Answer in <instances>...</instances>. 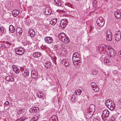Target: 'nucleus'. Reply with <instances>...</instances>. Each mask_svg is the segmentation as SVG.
Returning a JSON list of instances; mask_svg holds the SVG:
<instances>
[{"label": "nucleus", "mask_w": 121, "mask_h": 121, "mask_svg": "<svg viewBox=\"0 0 121 121\" xmlns=\"http://www.w3.org/2000/svg\"><path fill=\"white\" fill-rule=\"evenodd\" d=\"M108 55L111 58H114L116 55V52H115L114 50L111 47V48L108 50Z\"/></svg>", "instance_id": "nucleus-1"}, {"label": "nucleus", "mask_w": 121, "mask_h": 121, "mask_svg": "<svg viewBox=\"0 0 121 121\" xmlns=\"http://www.w3.org/2000/svg\"><path fill=\"white\" fill-rule=\"evenodd\" d=\"M93 112H90L89 110L86 109L85 112L84 113V114L86 117L88 119H89L92 117L94 114Z\"/></svg>", "instance_id": "nucleus-2"}, {"label": "nucleus", "mask_w": 121, "mask_h": 121, "mask_svg": "<svg viewBox=\"0 0 121 121\" xmlns=\"http://www.w3.org/2000/svg\"><path fill=\"white\" fill-rule=\"evenodd\" d=\"M98 25L100 26H102L104 23V19L102 17H99L96 21Z\"/></svg>", "instance_id": "nucleus-3"}, {"label": "nucleus", "mask_w": 121, "mask_h": 121, "mask_svg": "<svg viewBox=\"0 0 121 121\" xmlns=\"http://www.w3.org/2000/svg\"><path fill=\"white\" fill-rule=\"evenodd\" d=\"M98 48L99 50H105L106 52H108V50L111 48V47L107 46L104 44H101L99 45V46H98Z\"/></svg>", "instance_id": "nucleus-4"}, {"label": "nucleus", "mask_w": 121, "mask_h": 121, "mask_svg": "<svg viewBox=\"0 0 121 121\" xmlns=\"http://www.w3.org/2000/svg\"><path fill=\"white\" fill-rule=\"evenodd\" d=\"M16 54L18 55H22L24 52V49L22 48H17L15 50Z\"/></svg>", "instance_id": "nucleus-5"}, {"label": "nucleus", "mask_w": 121, "mask_h": 121, "mask_svg": "<svg viewBox=\"0 0 121 121\" xmlns=\"http://www.w3.org/2000/svg\"><path fill=\"white\" fill-rule=\"evenodd\" d=\"M115 40L117 41H119L121 39V33L119 30H117L115 33Z\"/></svg>", "instance_id": "nucleus-6"}, {"label": "nucleus", "mask_w": 121, "mask_h": 121, "mask_svg": "<svg viewBox=\"0 0 121 121\" xmlns=\"http://www.w3.org/2000/svg\"><path fill=\"white\" fill-rule=\"evenodd\" d=\"M109 113V112L108 110L106 109L104 110L102 115V117L103 118L104 117V119H106V118L108 117Z\"/></svg>", "instance_id": "nucleus-7"}, {"label": "nucleus", "mask_w": 121, "mask_h": 121, "mask_svg": "<svg viewBox=\"0 0 121 121\" xmlns=\"http://www.w3.org/2000/svg\"><path fill=\"white\" fill-rule=\"evenodd\" d=\"M106 38L107 41H111L112 39V35L111 32L107 31Z\"/></svg>", "instance_id": "nucleus-8"}, {"label": "nucleus", "mask_w": 121, "mask_h": 121, "mask_svg": "<svg viewBox=\"0 0 121 121\" xmlns=\"http://www.w3.org/2000/svg\"><path fill=\"white\" fill-rule=\"evenodd\" d=\"M58 37L61 41L63 42L66 38H68V37L65 35L64 33H60L58 35Z\"/></svg>", "instance_id": "nucleus-9"}, {"label": "nucleus", "mask_w": 121, "mask_h": 121, "mask_svg": "<svg viewBox=\"0 0 121 121\" xmlns=\"http://www.w3.org/2000/svg\"><path fill=\"white\" fill-rule=\"evenodd\" d=\"M39 110V108L38 107H33L30 109L29 111L31 113L33 114L34 112H38Z\"/></svg>", "instance_id": "nucleus-10"}, {"label": "nucleus", "mask_w": 121, "mask_h": 121, "mask_svg": "<svg viewBox=\"0 0 121 121\" xmlns=\"http://www.w3.org/2000/svg\"><path fill=\"white\" fill-rule=\"evenodd\" d=\"M45 42L48 43H52L53 40L52 38L49 37H45Z\"/></svg>", "instance_id": "nucleus-11"}, {"label": "nucleus", "mask_w": 121, "mask_h": 121, "mask_svg": "<svg viewBox=\"0 0 121 121\" xmlns=\"http://www.w3.org/2000/svg\"><path fill=\"white\" fill-rule=\"evenodd\" d=\"M45 14L47 15H49L52 13V10L49 7H47L45 8Z\"/></svg>", "instance_id": "nucleus-12"}, {"label": "nucleus", "mask_w": 121, "mask_h": 121, "mask_svg": "<svg viewBox=\"0 0 121 121\" xmlns=\"http://www.w3.org/2000/svg\"><path fill=\"white\" fill-rule=\"evenodd\" d=\"M86 110H89V111L92 112H93L94 113L95 111V107L94 105L93 104H91L89 107V108H87Z\"/></svg>", "instance_id": "nucleus-13"}, {"label": "nucleus", "mask_w": 121, "mask_h": 121, "mask_svg": "<svg viewBox=\"0 0 121 121\" xmlns=\"http://www.w3.org/2000/svg\"><path fill=\"white\" fill-rule=\"evenodd\" d=\"M41 53L39 52H34L33 54V56L35 58H38L40 56Z\"/></svg>", "instance_id": "nucleus-14"}, {"label": "nucleus", "mask_w": 121, "mask_h": 121, "mask_svg": "<svg viewBox=\"0 0 121 121\" xmlns=\"http://www.w3.org/2000/svg\"><path fill=\"white\" fill-rule=\"evenodd\" d=\"M28 33L30 36L31 37H33L35 35V32L34 30L32 29L30 30Z\"/></svg>", "instance_id": "nucleus-15"}, {"label": "nucleus", "mask_w": 121, "mask_h": 121, "mask_svg": "<svg viewBox=\"0 0 121 121\" xmlns=\"http://www.w3.org/2000/svg\"><path fill=\"white\" fill-rule=\"evenodd\" d=\"M114 15L115 17L116 18L119 19L121 17V13L119 11H115Z\"/></svg>", "instance_id": "nucleus-16"}, {"label": "nucleus", "mask_w": 121, "mask_h": 121, "mask_svg": "<svg viewBox=\"0 0 121 121\" xmlns=\"http://www.w3.org/2000/svg\"><path fill=\"white\" fill-rule=\"evenodd\" d=\"M12 12L13 16L16 17L19 14V11L17 10H13Z\"/></svg>", "instance_id": "nucleus-17"}, {"label": "nucleus", "mask_w": 121, "mask_h": 121, "mask_svg": "<svg viewBox=\"0 0 121 121\" xmlns=\"http://www.w3.org/2000/svg\"><path fill=\"white\" fill-rule=\"evenodd\" d=\"M16 32L18 34V33L20 35H21L22 32V29L19 27H18L17 28Z\"/></svg>", "instance_id": "nucleus-18"}, {"label": "nucleus", "mask_w": 121, "mask_h": 121, "mask_svg": "<svg viewBox=\"0 0 121 121\" xmlns=\"http://www.w3.org/2000/svg\"><path fill=\"white\" fill-rule=\"evenodd\" d=\"M9 31L11 33H13L15 30L14 27L12 25H10L9 27Z\"/></svg>", "instance_id": "nucleus-19"}, {"label": "nucleus", "mask_w": 121, "mask_h": 121, "mask_svg": "<svg viewBox=\"0 0 121 121\" xmlns=\"http://www.w3.org/2000/svg\"><path fill=\"white\" fill-rule=\"evenodd\" d=\"M111 100L110 99H108L106 100L105 102V104L106 106L108 107H109L110 105L111 104L112 102L110 101Z\"/></svg>", "instance_id": "nucleus-20"}, {"label": "nucleus", "mask_w": 121, "mask_h": 121, "mask_svg": "<svg viewBox=\"0 0 121 121\" xmlns=\"http://www.w3.org/2000/svg\"><path fill=\"white\" fill-rule=\"evenodd\" d=\"M6 80L8 81H13V78L11 76H8L5 78Z\"/></svg>", "instance_id": "nucleus-21"}, {"label": "nucleus", "mask_w": 121, "mask_h": 121, "mask_svg": "<svg viewBox=\"0 0 121 121\" xmlns=\"http://www.w3.org/2000/svg\"><path fill=\"white\" fill-rule=\"evenodd\" d=\"M50 121H58L57 117L55 115L53 116L50 119Z\"/></svg>", "instance_id": "nucleus-22"}, {"label": "nucleus", "mask_w": 121, "mask_h": 121, "mask_svg": "<svg viewBox=\"0 0 121 121\" xmlns=\"http://www.w3.org/2000/svg\"><path fill=\"white\" fill-rule=\"evenodd\" d=\"M60 22L62 24L63 23L64 25L65 24V25L67 26L68 24V20L66 19L61 20L60 21Z\"/></svg>", "instance_id": "nucleus-23"}, {"label": "nucleus", "mask_w": 121, "mask_h": 121, "mask_svg": "<svg viewBox=\"0 0 121 121\" xmlns=\"http://www.w3.org/2000/svg\"><path fill=\"white\" fill-rule=\"evenodd\" d=\"M57 21V19H54L51 21L50 22V24L52 25H55Z\"/></svg>", "instance_id": "nucleus-24"}, {"label": "nucleus", "mask_w": 121, "mask_h": 121, "mask_svg": "<svg viewBox=\"0 0 121 121\" xmlns=\"http://www.w3.org/2000/svg\"><path fill=\"white\" fill-rule=\"evenodd\" d=\"M115 108V105L114 104H112L110 105L108 108L111 110H113Z\"/></svg>", "instance_id": "nucleus-25"}, {"label": "nucleus", "mask_w": 121, "mask_h": 121, "mask_svg": "<svg viewBox=\"0 0 121 121\" xmlns=\"http://www.w3.org/2000/svg\"><path fill=\"white\" fill-rule=\"evenodd\" d=\"M62 63L64 64L65 67H66L68 65L69 63L65 60L64 59L62 60Z\"/></svg>", "instance_id": "nucleus-26"}, {"label": "nucleus", "mask_w": 121, "mask_h": 121, "mask_svg": "<svg viewBox=\"0 0 121 121\" xmlns=\"http://www.w3.org/2000/svg\"><path fill=\"white\" fill-rule=\"evenodd\" d=\"M56 5L58 6H60L61 5V3L60 0H54Z\"/></svg>", "instance_id": "nucleus-27"}, {"label": "nucleus", "mask_w": 121, "mask_h": 121, "mask_svg": "<svg viewBox=\"0 0 121 121\" xmlns=\"http://www.w3.org/2000/svg\"><path fill=\"white\" fill-rule=\"evenodd\" d=\"M51 64L50 62H47L46 63L45 66L47 68H50L51 67Z\"/></svg>", "instance_id": "nucleus-28"}, {"label": "nucleus", "mask_w": 121, "mask_h": 121, "mask_svg": "<svg viewBox=\"0 0 121 121\" xmlns=\"http://www.w3.org/2000/svg\"><path fill=\"white\" fill-rule=\"evenodd\" d=\"M29 69H26L24 71V75L26 77H28L29 75Z\"/></svg>", "instance_id": "nucleus-29"}, {"label": "nucleus", "mask_w": 121, "mask_h": 121, "mask_svg": "<svg viewBox=\"0 0 121 121\" xmlns=\"http://www.w3.org/2000/svg\"><path fill=\"white\" fill-rule=\"evenodd\" d=\"M13 66V65L12 67L13 69L16 73L18 74L20 72V70L17 68L15 67L14 68Z\"/></svg>", "instance_id": "nucleus-30"}, {"label": "nucleus", "mask_w": 121, "mask_h": 121, "mask_svg": "<svg viewBox=\"0 0 121 121\" xmlns=\"http://www.w3.org/2000/svg\"><path fill=\"white\" fill-rule=\"evenodd\" d=\"M82 91L81 90H77L75 92V93L77 95H79L81 94Z\"/></svg>", "instance_id": "nucleus-31"}, {"label": "nucleus", "mask_w": 121, "mask_h": 121, "mask_svg": "<svg viewBox=\"0 0 121 121\" xmlns=\"http://www.w3.org/2000/svg\"><path fill=\"white\" fill-rule=\"evenodd\" d=\"M4 30V29L3 28L1 27H0V31L2 34H4L5 33L6 31Z\"/></svg>", "instance_id": "nucleus-32"}, {"label": "nucleus", "mask_w": 121, "mask_h": 121, "mask_svg": "<svg viewBox=\"0 0 121 121\" xmlns=\"http://www.w3.org/2000/svg\"><path fill=\"white\" fill-rule=\"evenodd\" d=\"M64 41H63V42H64L65 43H67L70 42L69 39L68 38H68H66L64 40Z\"/></svg>", "instance_id": "nucleus-33"}, {"label": "nucleus", "mask_w": 121, "mask_h": 121, "mask_svg": "<svg viewBox=\"0 0 121 121\" xmlns=\"http://www.w3.org/2000/svg\"><path fill=\"white\" fill-rule=\"evenodd\" d=\"M77 56L76 54L74 53L73 56V62L74 65L75 64L74 62V59H75L76 58V57H77Z\"/></svg>", "instance_id": "nucleus-34"}, {"label": "nucleus", "mask_w": 121, "mask_h": 121, "mask_svg": "<svg viewBox=\"0 0 121 121\" xmlns=\"http://www.w3.org/2000/svg\"><path fill=\"white\" fill-rule=\"evenodd\" d=\"M76 99L74 95H72L71 99L72 101L75 102L76 100Z\"/></svg>", "instance_id": "nucleus-35"}, {"label": "nucleus", "mask_w": 121, "mask_h": 121, "mask_svg": "<svg viewBox=\"0 0 121 121\" xmlns=\"http://www.w3.org/2000/svg\"><path fill=\"white\" fill-rule=\"evenodd\" d=\"M60 27L62 28H64L66 26V25L65 26V24L64 25L63 23H62H62L60 22Z\"/></svg>", "instance_id": "nucleus-36"}, {"label": "nucleus", "mask_w": 121, "mask_h": 121, "mask_svg": "<svg viewBox=\"0 0 121 121\" xmlns=\"http://www.w3.org/2000/svg\"><path fill=\"white\" fill-rule=\"evenodd\" d=\"M92 74L93 75H95L97 74V71H96L93 69V70H92Z\"/></svg>", "instance_id": "nucleus-37"}, {"label": "nucleus", "mask_w": 121, "mask_h": 121, "mask_svg": "<svg viewBox=\"0 0 121 121\" xmlns=\"http://www.w3.org/2000/svg\"><path fill=\"white\" fill-rule=\"evenodd\" d=\"M24 109H19L18 111V114H21V113H22L23 111H24Z\"/></svg>", "instance_id": "nucleus-38"}, {"label": "nucleus", "mask_w": 121, "mask_h": 121, "mask_svg": "<svg viewBox=\"0 0 121 121\" xmlns=\"http://www.w3.org/2000/svg\"><path fill=\"white\" fill-rule=\"evenodd\" d=\"M33 75H34V76H35L34 77H33L32 76L33 75H32V78H35L37 77V75H38V74L37 73H33Z\"/></svg>", "instance_id": "nucleus-39"}, {"label": "nucleus", "mask_w": 121, "mask_h": 121, "mask_svg": "<svg viewBox=\"0 0 121 121\" xmlns=\"http://www.w3.org/2000/svg\"><path fill=\"white\" fill-rule=\"evenodd\" d=\"M38 96L39 98L42 97L43 96V94L41 93H39L37 95Z\"/></svg>", "instance_id": "nucleus-40"}, {"label": "nucleus", "mask_w": 121, "mask_h": 121, "mask_svg": "<svg viewBox=\"0 0 121 121\" xmlns=\"http://www.w3.org/2000/svg\"><path fill=\"white\" fill-rule=\"evenodd\" d=\"M37 118V117H36V118L35 117H34L31 119L30 121H36Z\"/></svg>", "instance_id": "nucleus-41"}, {"label": "nucleus", "mask_w": 121, "mask_h": 121, "mask_svg": "<svg viewBox=\"0 0 121 121\" xmlns=\"http://www.w3.org/2000/svg\"><path fill=\"white\" fill-rule=\"evenodd\" d=\"M80 58L79 56L78 59L77 60H74V62H80Z\"/></svg>", "instance_id": "nucleus-42"}, {"label": "nucleus", "mask_w": 121, "mask_h": 121, "mask_svg": "<svg viewBox=\"0 0 121 121\" xmlns=\"http://www.w3.org/2000/svg\"><path fill=\"white\" fill-rule=\"evenodd\" d=\"M113 73L114 74H118V72L117 70H114L112 71Z\"/></svg>", "instance_id": "nucleus-43"}, {"label": "nucleus", "mask_w": 121, "mask_h": 121, "mask_svg": "<svg viewBox=\"0 0 121 121\" xmlns=\"http://www.w3.org/2000/svg\"><path fill=\"white\" fill-rule=\"evenodd\" d=\"M12 35L14 37L17 36L18 35V34L16 32L15 33H14L12 34Z\"/></svg>", "instance_id": "nucleus-44"}, {"label": "nucleus", "mask_w": 121, "mask_h": 121, "mask_svg": "<svg viewBox=\"0 0 121 121\" xmlns=\"http://www.w3.org/2000/svg\"><path fill=\"white\" fill-rule=\"evenodd\" d=\"M97 85L94 82H92L91 84V86L92 87H93L94 86H95Z\"/></svg>", "instance_id": "nucleus-45"}, {"label": "nucleus", "mask_w": 121, "mask_h": 121, "mask_svg": "<svg viewBox=\"0 0 121 121\" xmlns=\"http://www.w3.org/2000/svg\"><path fill=\"white\" fill-rule=\"evenodd\" d=\"M52 60L55 61H56V58L55 56H53L52 57Z\"/></svg>", "instance_id": "nucleus-46"}, {"label": "nucleus", "mask_w": 121, "mask_h": 121, "mask_svg": "<svg viewBox=\"0 0 121 121\" xmlns=\"http://www.w3.org/2000/svg\"><path fill=\"white\" fill-rule=\"evenodd\" d=\"M99 88L98 86H96V88L94 90V91L95 92H97L99 91Z\"/></svg>", "instance_id": "nucleus-47"}, {"label": "nucleus", "mask_w": 121, "mask_h": 121, "mask_svg": "<svg viewBox=\"0 0 121 121\" xmlns=\"http://www.w3.org/2000/svg\"><path fill=\"white\" fill-rule=\"evenodd\" d=\"M104 63H107L108 62H109V60L106 58L104 59Z\"/></svg>", "instance_id": "nucleus-48"}, {"label": "nucleus", "mask_w": 121, "mask_h": 121, "mask_svg": "<svg viewBox=\"0 0 121 121\" xmlns=\"http://www.w3.org/2000/svg\"><path fill=\"white\" fill-rule=\"evenodd\" d=\"M93 6H95L96 3V2L95 0H94L93 1Z\"/></svg>", "instance_id": "nucleus-49"}, {"label": "nucleus", "mask_w": 121, "mask_h": 121, "mask_svg": "<svg viewBox=\"0 0 121 121\" xmlns=\"http://www.w3.org/2000/svg\"><path fill=\"white\" fill-rule=\"evenodd\" d=\"M9 104V102L7 101H6V102L4 103V105L5 106L8 105Z\"/></svg>", "instance_id": "nucleus-50"}, {"label": "nucleus", "mask_w": 121, "mask_h": 121, "mask_svg": "<svg viewBox=\"0 0 121 121\" xmlns=\"http://www.w3.org/2000/svg\"><path fill=\"white\" fill-rule=\"evenodd\" d=\"M114 120V117H111L109 119V120L111 121H113Z\"/></svg>", "instance_id": "nucleus-51"}, {"label": "nucleus", "mask_w": 121, "mask_h": 121, "mask_svg": "<svg viewBox=\"0 0 121 121\" xmlns=\"http://www.w3.org/2000/svg\"><path fill=\"white\" fill-rule=\"evenodd\" d=\"M65 5H67L68 6L72 8V6H73V5L69 3H68L67 4H65Z\"/></svg>", "instance_id": "nucleus-52"}, {"label": "nucleus", "mask_w": 121, "mask_h": 121, "mask_svg": "<svg viewBox=\"0 0 121 121\" xmlns=\"http://www.w3.org/2000/svg\"><path fill=\"white\" fill-rule=\"evenodd\" d=\"M54 48L55 49L57 50L58 49V48L57 45H55L54 46Z\"/></svg>", "instance_id": "nucleus-53"}, {"label": "nucleus", "mask_w": 121, "mask_h": 121, "mask_svg": "<svg viewBox=\"0 0 121 121\" xmlns=\"http://www.w3.org/2000/svg\"><path fill=\"white\" fill-rule=\"evenodd\" d=\"M119 56L120 57H121V51H120L118 53Z\"/></svg>", "instance_id": "nucleus-54"}, {"label": "nucleus", "mask_w": 121, "mask_h": 121, "mask_svg": "<svg viewBox=\"0 0 121 121\" xmlns=\"http://www.w3.org/2000/svg\"><path fill=\"white\" fill-rule=\"evenodd\" d=\"M118 103L120 105H121V99H119L118 102Z\"/></svg>", "instance_id": "nucleus-55"}, {"label": "nucleus", "mask_w": 121, "mask_h": 121, "mask_svg": "<svg viewBox=\"0 0 121 121\" xmlns=\"http://www.w3.org/2000/svg\"><path fill=\"white\" fill-rule=\"evenodd\" d=\"M96 86H97V85H96V86H94L93 87H92L94 91L95 89L96 88Z\"/></svg>", "instance_id": "nucleus-56"}, {"label": "nucleus", "mask_w": 121, "mask_h": 121, "mask_svg": "<svg viewBox=\"0 0 121 121\" xmlns=\"http://www.w3.org/2000/svg\"><path fill=\"white\" fill-rule=\"evenodd\" d=\"M5 43L7 44H9V45H11V43H9V42L8 41L6 42Z\"/></svg>", "instance_id": "nucleus-57"}, {"label": "nucleus", "mask_w": 121, "mask_h": 121, "mask_svg": "<svg viewBox=\"0 0 121 121\" xmlns=\"http://www.w3.org/2000/svg\"><path fill=\"white\" fill-rule=\"evenodd\" d=\"M93 121H100L97 119L94 118V119L93 120Z\"/></svg>", "instance_id": "nucleus-58"}, {"label": "nucleus", "mask_w": 121, "mask_h": 121, "mask_svg": "<svg viewBox=\"0 0 121 121\" xmlns=\"http://www.w3.org/2000/svg\"><path fill=\"white\" fill-rule=\"evenodd\" d=\"M79 57V56H78L77 57H76V58L75 59H74V60H78V59Z\"/></svg>", "instance_id": "nucleus-59"}, {"label": "nucleus", "mask_w": 121, "mask_h": 121, "mask_svg": "<svg viewBox=\"0 0 121 121\" xmlns=\"http://www.w3.org/2000/svg\"><path fill=\"white\" fill-rule=\"evenodd\" d=\"M95 97L96 96L97 98H99V97H98V96H99L98 94H96L95 95Z\"/></svg>", "instance_id": "nucleus-60"}, {"label": "nucleus", "mask_w": 121, "mask_h": 121, "mask_svg": "<svg viewBox=\"0 0 121 121\" xmlns=\"http://www.w3.org/2000/svg\"><path fill=\"white\" fill-rule=\"evenodd\" d=\"M75 53L76 54V55L77 57H78V55H79H79L78 54V53L77 52H75Z\"/></svg>", "instance_id": "nucleus-61"}, {"label": "nucleus", "mask_w": 121, "mask_h": 121, "mask_svg": "<svg viewBox=\"0 0 121 121\" xmlns=\"http://www.w3.org/2000/svg\"><path fill=\"white\" fill-rule=\"evenodd\" d=\"M20 119L19 118V119H18L17 120V121H20Z\"/></svg>", "instance_id": "nucleus-62"}, {"label": "nucleus", "mask_w": 121, "mask_h": 121, "mask_svg": "<svg viewBox=\"0 0 121 121\" xmlns=\"http://www.w3.org/2000/svg\"><path fill=\"white\" fill-rule=\"evenodd\" d=\"M58 22H60V21H59V22H57V23L56 24H57V25H58Z\"/></svg>", "instance_id": "nucleus-63"}, {"label": "nucleus", "mask_w": 121, "mask_h": 121, "mask_svg": "<svg viewBox=\"0 0 121 121\" xmlns=\"http://www.w3.org/2000/svg\"><path fill=\"white\" fill-rule=\"evenodd\" d=\"M108 121H110V120H109Z\"/></svg>", "instance_id": "nucleus-64"}]
</instances>
